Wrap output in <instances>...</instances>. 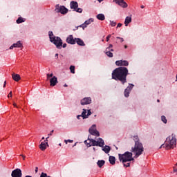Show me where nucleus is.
I'll return each instance as SVG.
<instances>
[{
	"instance_id": "nucleus-20",
	"label": "nucleus",
	"mask_w": 177,
	"mask_h": 177,
	"mask_svg": "<svg viewBox=\"0 0 177 177\" xmlns=\"http://www.w3.org/2000/svg\"><path fill=\"white\" fill-rule=\"evenodd\" d=\"M129 23H132V17H127L124 21L125 26L127 27V26L129 24Z\"/></svg>"
},
{
	"instance_id": "nucleus-61",
	"label": "nucleus",
	"mask_w": 177,
	"mask_h": 177,
	"mask_svg": "<svg viewBox=\"0 0 177 177\" xmlns=\"http://www.w3.org/2000/svg\"><path fill=\"white\" fill-rule=\"evenodd\" d=\"M45 140V137H42L41 140Z\"/></svg>"
},
{
	"instance_id": "nucleus-25",
	"label": "nucleus",
	"mask_w": 177,
	"mask_h": 177,
	"mask_svg": "<svg viewBox=\"0 0 177 177\" xmlns=\"http://www.w3.org/2000/svg\"><path fill=\"white\" fill-rule=\"evenodd\" d=\"M97 19H98V20H101L102 21H103V20H104L106 19V17H104V15H103V14H98L97 15Z\"/></svg>"
},
{
	"instance_id": "nucleus-29",
	"label": "nucleus",
	"mask_w": 177,
	"mask_h": 177,
	"mask_svg": "<svg viewBox=\"0 0 177 177\" xmlns=\"http://www.w3.org/2000/svg\"><path fill=\"white\" fill-rule=\"evenodd\" d=\"M105 54L106 55V56H108V57H113L114 56L113 53L110 51H105Z\"/></svg>"
},
{
	"instance_id": "nucleus-14",
	"label": "nucleus",
	"mask_w": 177,
	"mask_h": 177,
	"mask_svg": "<svg viewBox=\"0 0 177 177\" xmlns=\"http://www.w3.org/2000/svg\"><path fill=\"white\" fill-rule=\"evenodd\" d=\"M132 88H133V84H130L125 90H124V96L125 97H129V93H131V91H132Z\"/></svg>"
},
{
	"instance_id": "nucleus-18",
	"label": "nucleus",
	"mask_w": 177,
	"mask_h": 177,
	"mask_svg": "<svg viewBox=\"0 0 177 177\" xmlns=\"http://www.w3.org/2000/svg\"><path fill=\"white\" fill-rule=\"evenodd\" d=\"M23 47V44L20 41H18L16 44H14L10 47V49H13V48H21Z\"/></svg>"
},
{
	"instance_id": "nucleus-33",
	"label": "nucleus",
	"mask_w": 177,
	"mask_h": 177,
	"mask_svg": "<svg viewBox=\"0 0 177 177\" xmlns=\"http://www.w3.org/2000/svg\"><path fill=\"white\" fill-rule=\"evenodd\" d=\"M84 143H85V145H86L87 147H91V140H89V142H88L87 140H85V141H84Z\"/></svg>"
},
{
	"instance_id": "nucleus-30",
	"label": "nucleus",
	"mask_w": 177,
	"mask_h": 177,
	"mask_svg": "<svg viewBox=\"0 0 177 177\" xmlns=\"http://www.w3.org/2000/svg\"><path fill=\"white\" fill-rule=\"evenodd\" d=\"M70 70H71V73L72 74H75V66H70Z\"/></svg>"
},
{
	"instance_id": "nucleus-64",
	"label": "nucleus",
	"mask_w": 177,
	"mask_h": 177,
	"mask_svg": "<svg viewBox=\"0 0 177 177\" xmlns=\"http://www.w3.org/2000/svg\"><path fill=\"white\" fill-rule=\"evenodd\" d=\"M26 177H32V176H26Z\"/></svg>"
},
{
	"instance_id": "nucleus-62",
	"label": "nucleus",
	"mask_w": 177,
	"mask_h": 177,
	"mask_svg": "<svg viewBox=\"0 0 177 177\" xmlns=\"http://www.w3.org/2000/svg\"><path fill=\"white\" fill-rule=\"evenodd\" d=\"M124 48H125V49H127V48H128V46L125 45Z\"/></svg>"
},
{
	"instance_id": "nucleus-13",
	"label": "nucleus",
	"mask_w": 177,
	"mask_h": 177,
	"mask_svg": "<svg viewBox=\"0 0 177 177\" xmlns=\"http://www.w3.org/2000/svg\"><path fill=\"white\" fill-rule=\"evenodd\" d=\"M66 42L67 44H70L71 45H75V38L74 39V37H73V35H70L66 38Z\"/></svg>"
},
{
	"instance_id": "nucleus-16",
	"label": "nucleus",
	"mask_w": 177,
	"mask_h": 177,
	"mask_svg": "<svg viewBox=\"0 0 177 177\" xmlns=\"http://www.w3.org/2000/svg\"><path fill=\"white\" fill-rule=\"evenodd\" d=\"M71 9H73L75 11L76 9L78 8V3L77 1H72L70 3Z\"/></svg>"
},
{
	"instance_id": "nucleus-56",
	"label": "nucleus",
	"mask_w": 177,
	"mask_h": 177,
	"mask_svg": "<svg viewBox=\"0 0 177 177\" xmlns=\"http://www.w3.org/2000/svg\"><path fill=\"white\" fill-rule=\"evenodd\" d=\"M13 106H14V107H17V105L16 104V103H14Z\"/></svg>"
},
{
	"instance_id": "nucleus-38",
	"label": "nucleus",
	"mask_w": 177,
	"mask_h": 177,
	"mask_svg": "<svg viewBox=\"0 0 177 177\" xmlns=\"http://www.w3.org/2000/svg\"><path fill=\"white\" fill-rule=\"evenodd\" d=\"M124 167H126V168H128V167H131V163L127 162L125 164V162L123 163Z\"/></svg>"
},
{
	"instance_id": "nucleus-15",
	"label": "nucleus",
	"mask_w": 177,
	"mask_h": 177,
	"mask_svg": "<svg viewBox=\"0 0 177 177\" xmlns=\"http://www.w3.org/2000/svg\"><path fill=\"white\" fill-rule=\"evenodd\" d=\"M50 86H56V84H57V77H56V76H54L51 79H50Z\"/></svg>"
},
{
	"instance_id": "nucleus-2",
	"label": "nucleus",
	"mask_w": 177,
	"mask_h": 177,
	"mask_svg": "<svg viewBox=\"0 0 177 177\" xmlns=\"http://www.w3.org/2000/svg\"><path fill=\"white\" fill-rule=\"evenodd\" d=\"M161 147H165L166 150L175 149V147H176V136L172 133L171 136L167 137L165 143L160 147V149H161Z\"/></svg>"
},
{
	"instance_id": "nucleus-12",
	"label": "nucleus",
	"mask_w": 177,
	"mask_h": 177,
	"mask_svg": "<svg viewBox=\"0 0 177 177\" xmlns=\"http://www.w3.org/2000/svg\"><path fill=\"white\" fill-rule=\"evenodd\" d=\"M113 2H115L121 8H128V3L124 0H113Z\"/></svg>"
},
{
	"instance_id": "nucleus-46",
	"label": "nucleus",
	"mask_w": 177,
	"mask_h": 177,
	"mask_svg": "<svg viewBox=\"0 0 177 177\" xmlns=\"http://www.w3.org/2000/svg\"><path fill=\"white\" fill-rule=\"evenodd\" d=\"M111 49V48L110 47H107L105 50V52H110Z\"/></svg>"
},
{
	"instance_id": "nucleus-28",
	"label": "nucleus",
	"mask_w": 177,
	"mask_h": 177,
	"mask_svg": "<svg viewBox=\"0 0 177 177\" xmlns=\"http://www.w3.org/2000/svg\"><path fill=\"white\" fill-rule=\"evenodd\" d=\"M93 19H92V18H91V19H89L88 20H87V21H86L85 22H84V25L85 26H89V24H91V23H93Z\"/></svg>"
},
{
	"instance_id": "nucleus-52",
	"label": "nucleus",
	"mask_w": 177,
	"mask_h": 177,
	"mask_svg": "<svg viewBox=\"0 0 177 177\" xmlns=\"http://www.w3.org/2000/svg\"><path fill=\"white\" fill-rule=\"evenodd\" d=\"M62 46H63V48H66L67 47V44H64Z\"/></svg>"
},
{
	"instance_id": "nucleus-24",
	"label": "nucleus",
	"mask_w": 177,
	"mask_h": 177,
	"mask_svg": "<svg viewBox=\"0 0 177 177\" xmlns=\"http://www.w3.org/2000/svg\"><path fill=\"white\" fill-rule=\"evenodd\" d=\"M104 164H106V162L103 160H98L97 162V165L99 167V168H102L103 167V165H104Z\"/></svg>"
},
{
	"instance_id": "nucleus-55",
	"label": "nucleus",
	"mask_w": 177,
	"mask_h": 177,
	"mask_svg": "<svg viewBox=\"0 0 177 177\" xmlns=\"http://www.w3.org/2000/svg\"><path fill=\"white\" fill-rule=\"evenodd\" d=\"M109 48H113V44H110Z\"/></svg>"
},
{
	"instance_id": "nucleus-32",
	"label": "nucleus",
	"mask_w": 177,
	"mask_h": 177,
	"mask_svg": "<svg viewBox=\"0 0 177 177\" xmlns=\"http://www.w3.org/2000/svg\"><path fill=\"white\" fill-rule=\"evenodd\" d=\"M53 132H55L54 130H52L50 133L48 134V136L46 138V142H48V139H49V136H52L53 135Z\"/></svg>"
},
{
	"instance_id": "nucleus-6",
	"label": "nucleus",
	"mask_w": 177,
	"mask_h": 177,
	"mask_svg": "<svg viewBox=\"0 0 177 177\" xmlns=\"http://www.w3.org/2000/svg\"><path fill=\"white\" fill-rule=\"evenodd\" d=\"M88 136V140H90V143H91V146H99V147H103L104 146V140L102 138H98V140L96 141L94 139L89 138Z\"/></svg>"
},
{
	"instance_id": "nucleus-19",
	"label": "nucleus",
	"mask_w": 177,
	"mask_h": 177,
	"mask_svg": "<svg viewBox=\"0 0 177 177\" xmlns=\"http://www.w3.org/2000/svg\"><path fill=\"white\" fill-rule=\"evenodd\" d=\"M75 44H77L80 46H85V43L80 38H75Z\"/></svg>"
},
{
	"instance_id": "nucleus-5",
	"label": "nucleus",
	"mask_w": 177,
	"mask_h": 177,
	"mask_svg": "<svg viewBox=\"0 0 177 177\" xmlns=\"http://www.w3.org/2000/svg\"><path fill=\"white\" fill-rule=\"evenodd\" d=\"M50 42L54 44L57 46V49H62V45H63V41L62 39L59 37L54 36L53 38H50Z\"/></svg>"
},
{
	"instance_id": "nucleus-10",
	"label": "nucleus",
	"mask_w": 177,
	"mask_h": 177,
	"mask_svg": "<svg viewBox=\"0 0 177 177\" xmlns=\"http://www.w3.org/2000/svg\"><path fill=\"white\" fill-rule=\"evenodd\" d=\"M12 177H21L23 176V174L21 173V169H16L12 171L11 174Z\"/></svg>"
},
{
	"instance_id": "nucleus-36",
	"label": "nucleus",
	"mask_w": 177,
	"mask_h": 177,
	"mask_svg": "<svg viewBox=\"0 0 177 177\" xmlns=\"http://www.w3.org/2000/svg\"><path fill=\"white\" fill-rule=\"evenodd\" d=\"M73 142H74V140H65L64 142L66 143V145H67V143H73Z\"/></svg>"
},
{
	"instance_id": "nucleus-23",
	"label": "nucleus",
	"mask_w": 177,
	"mask_h": 177,
	"mask_svg": "<svg viewBox=\"0 0 177 177\" xmlns=\"http://www.w3.org/2000/svg\"><path fill=\"white\" fill-rule=\"evenodd\" d=\"M109 161L111 165H114V164H115V157L111 156H109Z\"/></svg>"
},
{
	"instance_id": "nucleus-42",
	"label": "nucleus",
	"mask_w": 177,
	"mask_h": 177,
	"mask_svg": "<svg viewBox=\"0 0 177 177\" xmlns=\"http://www.w3.org/2000/svg\"><path fill=\"white\" fill-rule=\"evenodd\" d=\"M40 177H48V174L42 172L41 174L40 175Z\"/></svg>"
},
{
	"instance_id": "nucleus-37",
	"label": "nucleus",
	"mask_w": 177,
	"mask_h": 177,
	"mask_svg": "<svg viewBox=\"0 0 177 177\" xmlns=\"http://www.w3.org/2000/svg\"><path fill=\"white\" fill-rule=\"evenodd\" d=\"M74 12H77V13H81L82 12V8H76Z\"/></svg>"
},
{
	"instance_id": "nucleus-60",
	"label": "nucleus",
	"mask_w": 177,
	"mask_h": 177,
	"mask_svg": "<svg viewBox=\"0 0 177 177\" xmlns=\"http://www.w3.org/2000/svg\"><path fill=\"white\" fill-rule=\"evenodd\" d=\"M97 1H98V2H103V0H97Z\"/></svg>"
},
{
	"instance_id": "nucleus-34",
	"label": "nucleus",
	"mask_w": 177,
	"mask_h": 177,
	"mask_svg": "<svg viewBox=\"0 0 177 177\" xmlns=\"http://www.w3.org/2000/svg\"><path fill=\"white\" fill-rule=\"evenodd\" d=\"M133 140H134L135 143H136V142H139V137L138 136H135L133 137Z\"/></svg>"
},
{
	"instance_id": "nucleus-17",
	"label": "nucleus",
	"mask_w": 177,
	"mask_h": 177,
	"mask_svg": "<svg viewBox=\"0 0 177 177\" xmlns=\"http://www.w3.org/2000/svg\"><path fill=\"white\" fill-rule=\"evenodd\" d=\"M46 146H49V145H48V142H41L39 145L40 150H42V151L46 150Z\"/></svg>"
},
{
	"instance_id": "nucleus-40",
	"label": "nucleus",
	"mask_w": 177,
	"mask_h": 177,
	"mask_svg": "<svg viewBox=\"0 0 177 177\" xmlns=\"http://www.w3.org/2000/svg\"><path fill=\"white\" fill-rule=\"evenodd\" d=\"M111 27H115V26H117V23L112 21H111Z\"/></svg>"
},
{
	"instance_id": "nucleus-43",
	"label": "nucleus",
	"mask_w": 177,
	"mask_h": 177,
	"mask_svg": "<svg viewBox=\"0 0 177 177\" xmlns=\"http://www.w3.org/2000/svg\"><path fill=\"white\" fill-rule=\"evenodd\" d=\"M110 38H111V35H109L106 37V42H109V41H110Z\"/></svg>"
},
{
	"instance_id": "nucleus-50",
	"label": "nucleus",
	"mask_w": 177,
	"mask_h": 177,
	"mask_svg": "<svg viewBox=\"0 0 177 177\" xmlns=\"http://www.w3.org/2000/svg\"><path fill=\"white\" fill-rule=\"evenodd\" d=\"M20 156H21V157H22L23 160H26V156H24L23 154H21Z\"/></svg>"
},
{
	"instance_id": "nucleus-59",
	"label": "nucleus",
	"mask_w": 177,
	"mask_h": 177,
	"mask_svg": "<svg viewBox=\"0 0 177 177\" xmlns=\"http://www.w3.org/2000/svg\"><path fill=\"white\" fill-rule=\"evenodd\" d=\"M110 52H114V49L111 48Z\"/></svg>"
},
{
	"instance_id": "nucleus-22",
	"label": "nucleus",
	"mask_w": 177,
	"mask_h": 177,
	"mask_svg": "<svg viewBox=\"0 0 177 177\" xmlns=\"http://www.w3.org/2000/svg\"><path fill=\"white\" fill-rule=\"evenodd\" d=\"M110 150H111V148L109 145H106L104 148H102V151H104L106 154H109V153H110Z\"/></svg>"
},
{
	"instance_id": "nucleus-41",
	"label": "nucleus",
	"mask_w": 177,
	"mask_h": 177,
	"mask_svg": "<svg viewBox=\"0 0 177 177\" xmlns=\"http://www.w3.org/2000/svg\"><path fill=\"white\" fill-rule=\"evenodd\" d=\"M52 77H53V73H48L47 74V80L50 79V78H52Z\"/></svg>"
},
{
	"instance_id": "nucleus-39",
	"label": "nucleus",
	"mask_w": 177,
	"mask_h": 177,
	"mask_svg": "<svg viewBox=\"0 0 177 177\" xmlns=\"http://www.w3.org/2000/svg\"><path fill=\"white\" fill-rule=\"evenodd\" d=\"M78 27H82L83 28V30H85V28H86V25H85V24H83L77 26V28H78Z\"/></svg>"
},
{
	"instance_id": "nucleus-21",
	"label": "nucleus",
	"mask_w": 177,
	"mask_h": 177,
	"mask_svg": "<svg viewBox=\"0 0 177 177\" xmlns=\"http://www.w3.org/2000/svg\"><path fill=\"white\" fill-rule=\"evenodd\" d=\"M12 77L14 80V81H16L17 82L18 81H20V75H19V74L12 73Z\"/></svg>"
},
{
	"instance_id": "nucleus-8",
	"label": "nucleus",
	"mask_w": 177,
	"mask_h": 177,
	"mask_svg": "<svg viewBox=\"0 0 177 177\" xmlns=\"http://www.w3.org/2000/svg\"><path fill=\"white\" fill-rule=\"evenodd\" d=\"M115 64L118 67H128L129 62L127 60H118L115 62Z\"/></svg>"
},
{
	"instance_id": "nucleus-44",
	"label": "nucleus",
	"mask_w": 177,
	"mask_h": 177,
	"mask_svg": "<svg viewBox=\"0 0 177 177\" xmlns=\"http://www.w3.org/2000/svg\"><path fill=\"white\" fill-rule=\"evenodd\" d=\"M91 114H92V112H91V110H88V113H87V115H86L87 118H88V117H89V115H91Z\"/></svg>"
},
{
	"instance_id": "nucleus-48",
	"label": "nucleus",
	"mask_w": 177,
	"mask_h": 177,
	"mask_svg": "<svg viewBox=\"0 0 177 177\" xmlns=\"http://www.w3.org/2000/svg\"><path fill=\"white\" fill-rule=\"evenodd\" d=\"M122 24L119 23L117 26V28H118V27H122Z\"/></svg>"
},
{
	"instance_id": "nucleus-27",
	"label": "nucleus",
	"mask_w": 177,
	"mask_h": 177,
	"mask_svg": "<svg viewBox=\"0 0 177 177\" xmlns=\"http://www.w3.org/2000/svg\"><path fill=\"white\" fill-rule=\"evenodd\" d=\"M25 20L23 19V17H19L17 19V24H20L21 23H24Z\"/></svg>"
},
{
	"instance_id": "nucleus-35",
	"label": "nucleus",
	"mask_w": 177,
	"mask_h": 177,
	"mask_svg": "<svg viewBox=\"0 0 177 177\" xmlns=\"http://www.w3.org/2000/svg\"><path fill=\"white\" fill-rule=\"evenodd\" d=\"M48 35H49L50 41L51 38H53V37H55L53 36V32H49Z\"/></svg>"
},
{
	"instance_id": "nucleus-45",
	"label": "nucleus",
	"mask_w": 177,
	"mask_h": 177,
	"mask_svg": "<svg viewBox=\"0 0 177 177\" xmlns=\"http://www.w3.org/2000/svg\"><path fill=\"white\" fill-rule=\"evenodd\" d=\"M117 39H120V42H124V39L122 37H118Z\"/></svg>"
},
{
	"instance_id": "nucleus-49",
	"label": "nucleus",
	"mask_w": 177,
	"mask_h": 177,
	"mask_svg": "<svg viewBox=\"0 0 177 177\" xmlns=\"http://www.w3.org/2000/svg\"><path fill=\"white\" fill-rule=\"evenodd\" d=\"M35 174L38 173V167H35Z\"/></svg>"
},
{
	"instance_id": "nucleus-63",
	"label": "nucleus",
	"mask_w": 177,
	"mask_h": 177,
	"mask_svg": "<svg viewBox=\"0 0 177 177\" xmlns=\"http://www.w3.org/2000/svg\"><path fill=\"white\" fill-rule=\"evenodd\" d=\"M77 146V143H75V145L73 146V147Z\"/></svg>"
},
{
	"instance_id": "nucleus-1",
	"label": "nucleus",
	"mask_w": 177,
	"mask_h": 177,
	"mask_svg": "<svg viewBox=\"0 0 177 177\" xmlns=\"http://www.w3.org/2000/svg\"><path fill=\"white\" fill-rule=\"evenodd\" d=\"M129 74L128 68L127 67H119L116 68L112 72V78L115 81H120L122 84H126L127 82V77Z\"/></svg>"
},
{
	"instance_id": "nucleus-51",
	"label": "nucleus",
	"mask_w": 177,
	"mask_h": 177,
	"mask_svg": "<svg viewBox=\"0 0 177 177\" xmlns=\"http://www.w3.org/2000/svg\"><path fill=\"white\" fill-rule=\"evenodd\" d=\"M3 88H6V81L4 82Z\"/></svg>"
},
{
	"instance_id": "nucleus-9",
	"label": "nucleus",
	"mask_w": 177,
	"mask_h": 177,
	"mask_svg": "<svg viewBox=\"0 0 177 177\" xmlns=\"http://www.w3.org/2000/svg\"><path fill=\"white\" fill-rule=\"evenodd\" d=\"M89 133H91V135H93V136H100V134L99 133V132L97 131V130H96V125L93 124L88 130Z\"/></svg>"
},
{
	"instance_id": "nucleus-3",
	"label": "nucleus",
	"mask_w": 177,
	"mask_h": 177,
	"mask_svg": "<svg viewBox=\"0 0 177 177\" xmlns=\"http://www.w3.org/2000/svg\"><path fill=\"white\" fill-rule=\"evenodd\" d=\"M144 151L143 144L140 142H136L134 147L131 148V152L135 154L134 158H138L139 156H142Z\"/></svg>"
},
{
	"instance_id": "nucleus-57",
	"label": "nucleus",
	"mask_w": 177,
	"mask_h": 177,
	"mask_svg": "<svg viewBox=\"0 0 177 177\" xmlns=\"http://www.w3.org/2000/svg\"><path fill=\"white\" fill-rule=\"evenodd\" d=\"M64 86L65 88H67L68 86L67 85V84H65L64 85Z\"/></svg>"
},
{
	"instance_id": "nucleus-11",
	"label": "nucleus",
	"mask_w": 177,
	"mask_h": 177,
	"mask_svg": "<svg viewBox=\"0 0 177 177\" xmlns=\"http://www.w3.org/2000/svg\"><path fill=\"white\" fill-rule=\"evenodd\" d=\"M92 103V98L91 97H84L81 100L82 106H85L86 104H91Z\"/></svg>"
},
{
	"instance_id": "nucleus-58",
	"label": "nucleus",
	"mask_w": 177,
	"mask_h": 177,
	"mask_svg": "<svg viewBox=\"0 0 177 177\" xmlns=\"http://www.w3.org/2000/svg\"><path fill=\"white\" fill-rule=\"evenodd\" d=\"M140 8L141 9H145V6H141Z\"/></svg>"
},
{
	"instance_id": "nucleus-4",
	"label": "nucleus",
	"mask_w": 177,
	"mask_h": 177,
	"mask_svg": "<svg viewBox=\"0 0 177 177\" xmlns=\"http://www.w3.org/2000/svg\"><path fill=\"white\" fill-rule=\"evenodd\" d=\"M120 161L124 162H129V161H133V158H132V152L127 151L124 154L119 153Z\"/></svg>"
},
{
	"instance_id": "nucleus-53",
	"label": "nucleus",
	"mask_w": 177,
	"mask_h": 177,
	"mask_svg": "<svg viewBox=\"0 0 177 177\" xmlns=\"http://www.w3.org/2000/svg\"><path fill=\"white\" fill-rule=\"evenodd\" d=\"M80 117H82V115H77V120H80Z\"/></svg>"
},
{
	"instance_id": "nucleus-47",
	"label": "nucleus",
	"mask_w": 177,
	"mask_h": 177,
	"mask_svg": "<svg viewBox=\"0 0 177 177\" xmlns=\"http://www.w3.org/2000/svg\"><path fill=\"white\" fill-rule=\"evenodd\" d=\"M8 97H12V91L9 93Z\"/></svg>"
},
{
	"instance_id": "nucleus-7",
	"label": "nucleus",
	"mask_w": 177,
	"mask_h": 177,
	"mask_svg": "<svg viewBox=\"0 0 177 177\" xmlns=\"http://www.w3.org/2000/svg\"><path fill=\"white\" fill-rule=\"evenodd\" d=\"M55 11L57 13L66 15L68 12V9L66 8L64 6H59V4H57L55 6Z\"/></svg>"
},
{
	"instance_id": "nucleus-31",
	"label": "nucleus",
	"mask_w": 177,
	"mask_h": 177,
	"mask_svg": "<svg viewBox=\"0 0 177 177\" xmlns=\"http://www.w3.org/2000/svg\"><path fill=\"white\" fill-rule=\"evenodd\" d=\"M161 120H162V122H164V124H167V118L165 116L162 115L161 117Z\"/></svg>"
},
{
	"instance_id": "nucleus-54",
	"label": "nucleus",
	"mask_w": 177,
	"mask_h": 177,
	"mask_svg": "<svg viewBox=\"0 0 177 177\" xmlns=\"http://www.w3.org/2000/svg\"><path fill=\"white\" fill-rule=\"evenodd\" d=\"M55 57H57V59H59V54H55Z\"/></svg>"
},
{
	"instance_id": "nucleus-26",
	"label": "nucleus",
	"mask_w": 177,
	"mask_h": 177,
	"mask_svg": "<svg viewBox=\"0 0 177 177\" xmlns=\"http://www.w3.org/2000/svg\"><path fill=\"white\" fill-rule=\"evenodd\" d=\"M82 117L83 120H85V118H88V116L86 115V109H83V111L82 113Z\"/></svg>"
}]
</instances>
